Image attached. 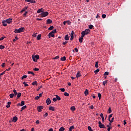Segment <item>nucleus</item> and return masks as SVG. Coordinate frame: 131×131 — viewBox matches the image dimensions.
Instances as JSON below:
<instances>
[{
	"instance_id": "obj_31",
	"label": "nucleus",
	"mask_w": 131,
	"mask_h": 131,
	"mask_svg": "<svg viewBox=\"0 0 131 131\" xmlns=\"http://www.w3.org/2000/svg\"><path fill=\"white\" fill-rule=\"evenodd\" d=\"M55 96L56 97V100H58V101H60V100H61V98H60L59 96L57 95H55Z\"/></svg>"
},
{
	"instance_id": "obj_7",
	"label": "nucleus",
	"mask_w": 131,
	"mask_h": 131,
	"mask_svg": "<svg viewBox=\"0 0 131 131\" xmlns=\"http://www.w3.org/2000/svg\"><path fill=\"white\" fill-rule=\"evenodd\" d=\"M25 2L31 3V4H35V3H36V2L34 0H25Z\"/></svg>"
},
{
	"instance_id": "obj_57",
	"label": "nucleus",
	"mask_w": 131,
	"mask_h": 131,
	"mask_svg": "<svg viewBox=\"0 0 131 131\" xmlns=\"http://www.w3.org/2000/svg\"><path fill=\"white\" fill-rule=\"evenodd\" d=\"M49 115V114L48 113H46L45 115L43 116V117L46 118Z\"/></svg>"
},
{
	"instance_id": "obj_26",
	"label": "nucleus",
	"mask_w": 131,
	"mask_h": 131,
	"mask_svg": "<svg viewBox=\"0 0 131 131\" xmlns=\"http://www.w3.org/2000/svg\"><path fill=\"white\" fill-rule=\"evenodd\" d=\"M41 12H42V8L39 9L37 10V13H38V14H39V13H41Z\"/></svg>"
},
{
	"instance_id": "obj_37",
	"label": "nucleus",
	"mask_w": 131,
	"mask_h": 131,
	"mask_svg": "<svg viewBox=\"0 0 131 131\" xmlns=\"http://www.w3.org/2000/svg\"><path fill=\"white\" fill-rule=\"evenodd\" d=\"M54 29V26H51L48 28V30H53Z\"/></svg>"
},
{
	"instance_id": "obj_44",
	"label": "nucleus",
	"mask_w": 131,
	"mask_h": 131,
	"mask_svg": "<svg viewBox=\"0 0 131 131\" xmlns=\"http://www.w3.org/2000/svg\"><path fill=\"white\" fill-rule=\"evenodd\" d=\"M56 32H57V30H56V29H54V30H52V31H51V33H52L53 34H54V33H56Z\"/></svg>"
},
{
	"instance_id": "obj_45",
	"label": "nucleus",
	"mask_w": 131,
	"mask_h": 131,
	"mask_svg": "<svg viewBox=\"0 0 131 131\" xmlns=\"http://www.w3.org/2000/svg\"><path fill=\"white\" fill-rule=\"evenodd\" d=\"M24 78H27V75H24L21 77V79L23 80Z\"/></svg>"
},
{
	"instance_id": "obj_13",
	"label": "nucleus",
	"mask_w": 131,
	"mask_h": 131,
	"mask_svg": "<svg viewBox=\"0 0 131 131\" xmlns=\"http://www.w3.org/2000/svg\"><path fill=\"white\" fill-rule=\"evenodd\" d=\"M17 120H18V117L15 116L13 118V122H16Z\"/></svg>"
},
{
	"instance_id": "obj_46",
	"label": "nucleus",
	"mask_w": 131,
	"mask_h": 131,
	"mask_svg": "<svg viewBox=\"0 0 131 131\" xmlns=\"http://www.w3.org/2000/svg\"><path fill=\"white\" fill-rule=\"evenodd\" d=\"M14 94H11L9 95V97L10 98H14Z\"/></svg>"
},
{
	"instance_id": "obj_33",
	"label": "nucleus",
	"mask_w": 131,
	"mask_h": 131,
	"mask_svg": "<svg viewBox=\"0 0 131 131\" xmlns=\"http://www.w3.org/2000/svg\"><path fill=\"white\" fill-rule=\"evenodd\" d=\"M98 95V98L99 100H101V99H102V95L100 93H99Z\"/></svg>"
},
{
	"instance_id": "obj_54",
	"label": "nucleus",
	"mask_w": 131,
	"mask_h": 131,
	"mask_svg": "<svg viewBox=\"0 0 131 131\" xmlns=\"http://www.w3.org/2000/svg\"><path fill=\"white\" fill-rule=\"evenodd\" d=\"M68 43V41H66L62 42V45L63 46H65L66 45V43Z\"/></svg>"
},
{
	"instance_id": "obj_4",
	"label": "nucleus",
	"mask_w": 131,
	"mask_h": 131,
	"mask_svg": "<svg viewBox=\"0 0 131 131\" xmlns=\"http://www.w3.org/2000/svg\"><path fill=\"white\" fill-rule=\"evenodd\" d=\"M99 127L100 128H106V127L105 126V125L102 124V122L101 121L98 122Z\"/></svg>"
},
{
	"instance_id": "obj_19",
	"label": "nucleus",
	"mask_w": 131,
	"mask_h": 131,
	"mask_svg": "<svg viewBox=\"0 0 131 131\" xmlns=\"http://www.w3.org/2000/svg\"><path fill=\"white\" fill-rule=\"evenodd\" d=\"M80 76H81V75H80V72H78L76 75V77L77 78H78L79 77H80Z\"/></svg>"
},
{
	"instance_id": "obj_47",
	"label": "nucleus",
	"mask_w": 131,
	"mask_h": 131,
	"mask_svg": "<svg viewBox=\"0 0 131 131\" xmlns=\"http://www.w3.org/2000/svg\"><path fill=\"white\" fill-rule=\"evenodd\" d=\"M99 71H100V69H97L96 70H95L94 71V73H95V74H97V73H98V72H99Z\"/></svg>"
},
{
	"instance_id": "obj_6",
	"label": "nucleus",
	"mask_w": 131,
	"mask_h": 131,
	"mask_svg": "<svg viewBox=\"0 0 131 131\" xmlns=\"http://www.w3.org/2000/svg\"><path fill=\"white\" fill-rule=\"evenodd\" d=\"M12 20H13V19L9 18L6 19L5 21H6V23H8V24H11V23H12Z\"/></svg>"
},
{
	"instance_id": "obj_20",
	"label": "nucleus",
	"mask_w": 131,
	"mask_h": 131,
	"mask_svg": "<svg viewBox=\"0 0 131 131\" xmlns=\"http://www.w3.org/2000/svg\"><path fill=\"white\" fill-rule=\"evenodd\" d=\"M13 95L15 97H16V96H17V95L18 94V93H17V91H16V90H13Z\"/></svg>"
},
{
	"instance_id": "obj_42",
	"label": "nucleus",
	"mask_w": 131,
	"mask_h": 131,
	"mask_svg": "<svg viewBox=\"0 0 131 131\" xmlns=\"http://www.w3.org/2000/svg\"><path fill=\"white\" fill-rule=\"evenodd\" d=\"M89 28H90V29H93V28H94V26H93L92 25H90L89 26Z\"/></svg>"
},
{
	"instance_id": "obj_23",
	"label": "nucleus",
	"mask_w": 131,
	"mask_h": 131,
	"mask_svg": "<svg viewBox=\"0 0 131 131\" xmlns=\"http://www.w3.org/2000/svg\"><path fill=\"white\" fill-rule=\"evenodd\" d=\"M2 24L3 26H7V22L6 21V20H3L2 21Z\"/></svg>"
},
{
	"instance_id": "obj_36",
	"label": "nucleus",
	"mask_w": 131,
	"mask_h": 131,
	"mask_svg": "<svg viewBox=\"0 0 131 131\" xmlns=\"http://www.w3.org/2000/svg\"><path fill=\"white\" fill-rule=\"evenodd\" d=\"M61 61H66V57L63 56L61 58Z\"/></svg>"
},
{
	"instance_id": "obj_17",
	"label": "nucleus",
	"mask_w": 131,
	"mask_h": 131,
	"mask_svg": "<svg viewBox=\"0 0 131 131\" xmlns=\"http://www.w3.org/2000/svg\"><path fill=\"white\" fill-rule=\"evenodd\" d=\"M49 110L51 111H55V108L53 106H50Z\"/></svg>"
},
{
	"instance_id": "obj_50",
	"label": "nucleus",
	"mask_w": 131,
	"mask_h": 131,
	"mask_svg": "<svg viewBox=\"0 0 131 131\" xmlns=\"http://www.w3.org/2000/svg\"><path fill=\"white\" fill-rule=\"evenodd\" d=\"M88 130L89 131H93V129H92V127H91V126H88Z\"/></svg>"
},
{
	"instance_id": "obj_18",
	"label": "nucleus",
	"mask_w": 131,
	"mask_h": 131,
	"mask_svg": "<svg viewBox=\"0 0 131 131\" xmlns=\"http://www.w3.org/2000/svg\"><path fill=\"white\" fill-rule=\"evenodd\" d=\"M40 38H41V35L38 34L37 36V40H40Z\"/></svg>"
},
{
	"instance_id": "obj_27",
	"label": "nucleus",
	"mask_w": 131,
	"mask_h": 131,
	"mask_svg": "<svg viewBox=\"0 0 131 131\" xmlns=\"http://www.w3.org/2000/svg\"><path fill=\"white\" fill-rule=\"evenodd\" d=\"M98 64H99V61H96L95 62V68H98L99 67V65Z\"/></svg>"
},
{
	"instance_id": "obj_29",
	"label": "nucleus",
	"mask_w": 131,
	"mask_h": 131,
	"mask_svg": "<svg viewBox=\"0 0 131 131\" xmlns=\"http://www.w3.org/2000/svg\"><path fill=\"white\" fill-rule=\"evenodd\" d=\"M75 109H76L75 106H74L71 107V110L72 111H75Z\"/></svg>"
},
{
	"instance_id": "obj_9",
	"label": "nucleus",
	"mask_w": 131,
	"mask_h": 131,
	"mask_svg": "<svg viewBox=\"0 0 131 131\" xmlns=\"http://www.w3.org/2000/svg\"><path fill=\"white\" fill-rule=\"evenodd\" d=\"M48 36L49 38H51V37H55V35H54V34L52 33V32L49 33Z\"/></svg>"
},
{
	"instance_id": "obj_15",
	"label": "nucleus",
	"mask_w": 131,
	"mask_h": 131,
	"mask_svg": "<svg viewBox=\"0 0 131 131\" xmlns=\"http://www.w3.org/2000/svg\"><path fill=\"white\" fill-rule=\"evenodd\" d=\"M10 107H11V101H9L6 105V108H10Z\"/></svg>"
},
{
	"instance_id": "obj_12",
	"label": "nucleus",
	"mask_w": 131,
	"mask_h": 131,
	"mask_svg": "<svg viewBox=\"0 0 131 131\" xmlns=\"http://www.w3.org/2000/svg\"><path fill=\"white\" fill-rule=\"evenodd\" d=\"M51 23H53V20L51 19H48L47 20V24H51Z\"/></svg>"
},
{
	"instance_id": "obj_21",
	"label": "nucleus",
	"mask_w": 131,
	"mask_h": 131,
	"mask_svg": "<svg viewBox=\"0 0 131 131\" xmlns=\"http://www.w3.org/2000/svg\"><path fill=\"white\" fill-rule=\"evenodd\" d=\"M84 95L85 96H88V95H89V90H88V89H86L84 91Z\"/></svg>"
},
{
	"instance_id": "obj_43",
	"label": "nucleus",
	"mask_w": 131,
	"mask_h": 131,
	"mask_svg": "<svg viewBox=\"0 0 131 131\" xmlns=\"http://www.w3.org/2000/svg\"><path fill=\"white\" fill-rule=\"evenodd\" d=\"M108 82V81L107 80H105V81H104L103 82V85H106V83Z\"/></svg>"
},
{
	"instance_id": "obj_14",
	"label": "nucleus",
	"mask_w": 131,
	"mask_h": 131,
	"mask_svg": "<svg viewBox=\"0 0 131 131\" xmlns=\"http://www.w3.org/2000/svg\"><path fill=\"white\" fill-rule=\"evenodd\" d=\"M64 39L65 40H69V36L68 35V34L64 36Z\"/></svg>"
},
{
	"instance_id": "obj_5",
	"label": "nucleus",
	"mask_w": 131,
	"mask_h": 131,
	"mask_svg": "<svg viewBox=\"0 0 131 131\" xmlns=\"http://www.w3.org/2000/svg\"><path fill=\"white\" fill-rule=\"evenodd\" d=\"M83 32L85 33V35H88L89 33H91V30L89 29H86L84 31H82Z\"/></svg>"
},
{
	"instance_id": "obj_11",
	"label": "nucleus",
	"mask_w": 131,
	"mask_h": 131,
	"mask_svg": "<svg viewBox=\"0 0 131 131\" xmlns=\"http://www.w3.org/2000/svg\"><path fill=\"white\" fill-rule=\"evenodd\" d=\"M28 8H29L28 6H26L25 7L20 11L21 13H23V12H25V11H26V10H27Z\"/></svg>"
},
{
	"instance_id": "obj_56",
	"label": "nucleus",
	"mask_w": 131,
	"mask_h": 131,
	"mask_svg": "<svg viewBox=\"0 0 131 131\" xmlns=\"http://www.w3.org/2000/svg\"><path fill=\"white\" fill-rule=\"evenodd\" d=\"M104 75H109V72H105L104 74Z\"/></svg>"
},
{
	"instance_id": "obj_64",
	"label": "nucleus",
	"mask_w": 131,
	"mask_h": 131,
	"mask_svg": "<svg viewBox=\"0 0 131 131\" xmlns=\"http://www.w3.org/2000/svg\"><path fill=\"white\" fill-rule=\"evenodd\" d=\"M111 128H112V127H108V128H107V130H108V131H110V129H111Z\"/></svg>"
},
{
	"instance_id": "obj_8",
	"label": "nucleus",
	"mask_w": 131,
	"mask_h": 131,
	"mask_svg": "<svg viewBox=\"0 0 131 131\" xmlns=\"http://www.w3.org/2000/svg\"><path fill=\"white\" fill-rule=\"evenodd\" d=\"M51 103H52V101H51V99L50 98H48L46 100V103L47 105H50V104H51Z\"/></svg>"
},
{
	"instance_id": "obj_39",
	"label": "nucleus",
	"mask_w": 131,
	"mask_h": 131,
	"mask_svg": "<svg viewBox=\"0 0 131 131\" xmlns=\"http://www.w3.org/2000/svg\"><path fill=\"white\" fill-rule=\"evenodd\" d=\"M112 112V111L111 110V107H109L108 111H107V113H111Z\"/></svg>"
},
{
	"instance_id": "obj_1",
	"label": "nucleus",
	"mask_w": 131,
	"mask_h": 131,
	"mask_svg": "<svg viewBox=\"0 0 131 131\" xmlns=\"http://www.w3.org/2000/svg\"><path fill=\"white\" fill-rule=\"evenodd\" d=\"M25 28L24 27L20 28L18 29H15L14 31L15 33H21V32H24Z\"/></svg>"
},
{
	"instance_id": "obj_32",
	"label": "nucleus",
	"mask_w": 131,
	"mask_h": 131,
	"mask_svg": "<svg viewBox=\"0 0 131 131\" xmlns=\"http://www.w3.org/2000/svg\"><path fill=\"white\" fill-rule=\"evenodd\" d=\"M28 74H32V75H33V76H34V75H35L34 73L31 71H28Z\"/></svg>"
},
{
	"instance_id": "obj_49",
	"label": "nucleus",
	"mask_w": 131,
	"mask_h": 131,
	"mask_svg": "<svg viewBox=\"0 0 131 131\" xmlns=\"http://www.w3.org/2000/svg\"><path fill=\"white\" fill-rule=\"evenodd\" d=\"M34 71H39V69L37 68H35L34 69H33Z\"/></svg>"
},
{
	"instance_id": "obj_53",
	"label": "nucleus",
	"mask_w": 131,
	"mask_h": 131,
	"mask_svg": "<svg viewBox=\"0 0 131 131\" xmlns=\"http://www.w3.org/2000/svg\"><path fill=\"white\" fill-rule=\"evenodd\" d=\"M18 38L16 36L14 39H13V41L15 42L16 40H18Z\"/></svg>"
},
{
	"instance_id": "obj_52",
	"label": "nucleus",
	"mask_w": 131,
	"mask_h": 131,
	"mask_svg": "<svg viewBox=\"0 0 131 131\" xmlns=\"http://www.w3.org/2000/svg\"><path fill=\"white\" fill-rule=\"evenodd\" d=\"M59 90H60V91H61L62 92H65V89H64V88H61Z\"/></svg>"
},
{
	"instance_id": "obj_34",
	"label": "nucleus",
	"mask_w": 131,
	"mask_h": 131,
	"mask_svg": "<svg viewBox=\"0 0 131 131\" xmlns=\"http://www.w3.org/2000/svg\"><path fill=\"white\" fill-rule=\"evenodd\" d=\"M72 129H74V126H71L70 128H69V131H72Z\"/></svg>"
},
{
	"instance_id": "obj_16",
	"label": "nucleus",
	"mask_w": 131,
	"mask_h": 131,
	"mask_svg": "<svg viewBox=\"0 0 131 131\" xmlns=\"http://www.w3.org/2000/svg\"><path fill=\"white\" fill-rule=\"evenodd\" d=\"M100 117L102 118V122H104V121L105 120V118H104V115H103V114H101Z\"/></svg>"
},
{
	"instance_id": "obj_22",
	"label": "nucleus",
	"mask_w": 131,
	"mask_h": 131,
	"mask_svg": "<svg viewBox=\"0 0 131 131\" xmlns=\"http://www.w3.org/2000/svg\"><path fill=\"white\" fill-rule=\"evenodd\" d=\"M27 108V106L26 105H25L21 107V110H20V112H22L23 110H25V109H26Z\"/></svg>"
},
{
	"instance_id": "obj_41",
	"label": "nucleus",
	"mask_w": 131,
	"mask_h": 131,
	"mask_svg": "<svg viewBox=\"0 0 131 131\" xmlns=\"http://www.w3.org/2000/svg\"><path fill=\"white\" fill-rule=\"evenodd\" d=\"M83 39V38H82V37H80V38H79V42H82Z\"/></svg>"
},
{
	"instance_id": "obj_10",
	"label": "nucleus",
	"mask_w": 131,
	"mask_h": 131,
	"mask_svg": "<svg viewBox=\"0 0 131 131\" xmlns=\"http://www.w3.org/2000/svg\"><path fill=\"white\" fill-rule=\"evenodd\" d=\"M38 111V112H41V110L43 109V106H39L37 107Z\"/></svg>"
},
{
	"instance_id": "obj_61",
	"label": "nucleus",
	"mask_w": 131,
	"mask_h": 131,
	"mask_svg": "<svg viewBox=\"0 0 131 131\" xmlns=\"http://www.w3.org/2000/svg\"><path fill=\"white\" fill-rule=\"evenodd\" d=\"M114 121V117H113L110 121V122H113Z\"/></svg>"
},
{
	"instance_id": "obj_51",
	"label": "nucleus",
	"mask_w": 131,
	"mask_h": 131,
	"mask_svg": "<svg viewBox=\"0 0 131 131\" xmlns=\"http://www.w3.org/2000/svg\"><path fill=\"white\" fill-rule=\"evenodd\" d=\"M5 47L3 45H0V50H4Z\"/></svg>"
},
{
	"instance_id": "obj_2",
	"label": "nucleus",
	"mask_w": 131,
	"mask_h": 131,
	"mask_svg": "<svg viewBox=\"0 0 131 131\" xmlns=\"http://www.w3.org/2000/svg\"><path fill=\"white\" fill-rule=\"evenodd\" d=\"M32 59L34 62H37V60L39 59V55H36L34 56H32Z\"/></svg>"
},
{
	"instance_id": "obj_25",
	"label": "nucleus",
	"mask_w": 131,
	"mask_h": 131,
	"mask_svg": "<svg viewBox=\"0 0 131 131\" xmlns=\"http://www.w3.org/2000/svg\"><path fill=\"white\" fill-rule=\"evenodd\" d=\"M32 85H37V81H35L32 83Z\"/></svg>"
},
{
	"instance_id": "obj_62",
	"label": "nucleus",
	"mask_w": 131,
	"mask_h": 131,
	"mask_svg": "<svg viewBox=\"0 0 131 131\" xmlns=\"http://www.w3.org/2000/svg\"><path fill=\"white\" fill-rule=\"evenodd\" d=\"M5 64H6V63H5V62H4V63H2V67H3V68H4V67H5Z\"/></svg>"
},
{
	"instance_id": "obj_40",
	"label": "nucleus",
	"mask_w": 131,
	"mask_h": 131,
	"mask_svg": "<svg viewBox=\"0 0 131 131\" xmlns=\"http://www.w3.org/2000/svg\"><path fill=\"white\" fill-rule=\"evenodd\" d=\"M64 96H65V97H69V94L67 93V92H64Z\"/></svg>"
},
{
	"instance_id": "obj_48",
	"label": "nucleus",
	"mask_w": 131,
	"mask_h": 131,
	"mask_svg": "<svg viewBox=\"0 0 131 131\" xmlns=\"http://www.w3.org/2000/svg\"><path fill=\"white\" fill-rule=\"evenodd\" d=\"M23 84H24L25 86H28V84L26 82H24Z\"/></svg>"
},
{
	"instance_id": "obj_30",
	"label": "nucleus",
	"mask_w": 131,
	"mask_h": 131,
	"mask_svg": "<svg viewBox=\"0 0 131 131\" xmlns=\"http://www.w3.org/2000/svg\"><path fill=\"white\" fill-rule=\"evenodd\" d=\"M21 95H22V94H21V93H18L17 94V99H19V98H20V97H21Z\"/></svg>"
},
{
	"instance_id": "obj_59",
	"label": "nucleus",
	"mask_w": 131,
	"mask_h": 131,
	"mask_svg": "<svg viewBox=\"0 0 131 131\" xmlns=\"http://www.w3.org/2000/svg\"><path fill=\"white\" fill-rule=\"evenodd\" d=\"M53 102H57V98H53Z\"/></svg>"
},
{
	"instance_id": "obj_58",
	"label": "nucleus",
	"mask_w": 131,
	"mask_h": 131,
	"mask_svg": "<svg viewBox=\"0 0 131 131\" xmlns=\"http://www.w3.org/2000/svg\"><path fill=\"white\" fill-rule=\"evenodd\" d=\"M67 23H68V25H70L71 24V22L70 20L67 21Z\"/></svg>"
},
{
	"instance_id": "obj_60",
	"label": "nucleus",
	"mask_w": 131,
	"mask_h": 131,
	"mask_svg": "<svg viewBox=\"0 0 131 131\" xmlns=\"http://www.w3.org/2000/svg\"><path fill=\"white\" fill-rule=\"evenodd\" d=\"M6 38V37H2L1 38H0V41H1V40H4V38Z\"/></svg>"
},
{
	"instance_id": "obj_28",
	"label": "nucleus",
	"mask_w": 131,
	"mask_h": 131,
	"mask_svg": "<svg viewBox=\"0 0 131 131\" xmlns=\"http://www.w3.org/2000/svg\"><path fill=\"white\" fill-rule=\"evenodd\" d=\"M64 130H65V128H64V127H61L59 129V131H64Z\"/></svg>"
},
{
	"instance_id": "obj_35",
	"label": "nucleus",
	"mask_w": 131,
	"mask_h": 131,
	"mask_svg": "<svg viewBox=\"0 0 131 131\" xmlns=\"http://www.w3.org/2000/svg\"><path fill=\"white\" fill-rule=\"evenodd\" d=\"M25 105V101H21V103H20V106H24Z\"/></svg>"
},
{
	"instance_id": "obj_63",
	"label": "nucleus",
	"mask_w": 131,
	"mask_h": 131,
	"mask_svg": "<svg viewBox=\"0 0 131 131\" xmlns=\"http://www.w3.org/2000/svg\"><path fill=\"white\" fill-rule=\"evenodd\" d=\"M39 96H36V97H35V100H38L39 99Z\"/></svg>"
},
{
	"instance_id": "obj_3",
	"label": "nucleus",
	"mask_w": 131,
	"mask_h": 131,
	"mask_svg": "<svg viewBox=\"0 0 131 131\" xmlns=\"http://www.w3.org/2000/svg\"><path fill=\"white\" fill-rule=\"evenodd\" d=\"M49 15L48 12H43L41 13V17L43 18V17H47Z\"/></svg>"
},
{
	"instance_id": "obj_55",
	"label": "nucleus",
	"mask_w": 131,
	"mask_h": 131,
	"mask_svg": "<svg viewBox=\"0 0 131 131\" xmlns=\"http://www.w3.org/2000/svg\"><path fill=\"white\" fill-rule=\"evenodd\" d=\"M102 17L103 18V19H105V18H106V14H102Z\"/></svg>"
},
{
	"instance_id": "obj_38",
	"label": "nucleus",
	"mask_w": 131,
	"mask_h": 131,
	"mask_svg": "<svg viewBox=\"0 0 131 131\" xmlns=\"http://www.w3.org/2000/svg\"><path fill=\"white\" fill-rule=\"evenodd\" d=\"M6 72V71L0 74V79H2V76L4 75Z\"/></svg>"
},
{
	"instance_id": "obj_24",
	"label": "nucleus",
	"mask_w": 131,
	"mask_h": 131,
	"mask_svg": "<svg viewBox=\"0 0 131 131\" xmlns=\"http://www.w3.org/2000/svg\"><path fill=\"white\" fill-rule=\"evenodd\" d=\"M81 37H82V38H83V37H84V36L85 35V33H84V32H81Z\"/></svg>"
}]
</instances>
